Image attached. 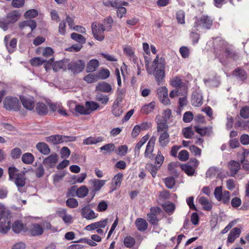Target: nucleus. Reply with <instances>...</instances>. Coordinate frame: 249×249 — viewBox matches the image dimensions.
<instances>
[{"mask_svg": "<svg viewBox=\"0 0 249 249\" xmlns=\"http://www.w3.org/2000/svg\"><path fill=\"white\" fill-rule=\"evenodd\" d=\"M89 191L88 187L83 185L76 189V196L79 198H84L87 196Z\"/></svg>", "mask_w": 249, "mask_h": 249, "instance_id": "7c9ffc66", "label": "nucleus"}, {"mask_svg": "<svg viewBox=\"0 0 249 249\" xmlns=\"http://www.w3.org/2000/svg\"><path fill=\"white\" fill-rule=\"evenodd\" d=\"M222 199H221L224 204H228L230 200V193L229 191H224L222 196Z\"/></svg>", "mask_w": 249, "mask_h": 249, "instance_id": "13d9d810", "label": "nucleus"}, {"mask_svg": "<svg viewBox=\"0 0 249 249\" xmlns=\"http://www.w3.org/2000/svg\"><path fill=\"white\" fill-rule=\"evenodd\" d=\"M233 74L241 80H245L247 77L245 71L239 68H237L234 71Z\"/></svg>", "mask_w": 249, "mask_h": 249, "instance_id": "37998d69", "label": "nucleus"}, {"mask_svg": "<svg viewBox=\"0 0 249 249\" xmlns=\"http://www.w3.org/2000/svg\"><path fill=\"white\" fill-rule=\"evenodd\" d=\"M164 182L167 188L169 189H172L173 188L175 185V181L174 178L169 177L165 179Z\"/></svg>", "mask_w": 249, "mask_h": 249, "instance_id": "052dcab7", "label": "nucleus"}, {"mask_svg": "<svg viewBox=\"0 0 249 249\" xmlns=\"http://www.w3.org/2000/svg\"><path fill=\"white\" fill-rule=\"evenodd\" d=\"M192 105L195 107H199L203 104L202 94L197 91L193 92L192 98Z\"/></svg>", "mask_w": 249, "mask_h": 249, "instance_id": "a211bd4d", "label": "nucleus"}, {"mask_svg": "<svg viewBox=\"0 0 249 249\" xmlns=\"http://www.w3.org/2000/svg\"><path fill=\"white\" fill-rule=\"evenodd\" d=\"M87 175L86 173H83L79 176H73L72 179L74 180V183H82L87 178Z\"/></svg>", "mask_w": 249, "mask_h": 249, "instance_id": "864d4df0", "label": "nucleus"}, {"mask_svg": "<svg viewBox=\"0 0 249 249\" xmlns=\"http://www.w3.org/2000/svg\"><path fill=\"white\" fill-rule=\"evenodd\" d=\"M46 61V60H44L41 57H35L31 59V64L33 66H38L42 64Z\"/></svg>", "mask_w": 249, "mask_h": 249, "instance_id": "0e129e2a", "label": "nucleus"}, {"mask_svg": "<svg viewBox=\"0 0 249 249\" xmlns=\"http://www.w3.org/2000/svg\"><path fill=\"white\" fill-rule=\"evenodd\" d=\"M148 221L152 225H156L158 222V219L155 214L149 213L147 215Z\"/></svg>", "mask_w": 249, "mask_h": 249, "instance_id": "4d7b16f0", "label": "nucleus"}, {"mask_svg": "<svg viewBox=\"0 0 249 249\" xmlns=\"http://www.w3.org/2000/svg\"><path fill=\"white\" fill-rule=\"evenodd\" d=\"M241 116L245 119L249 117V107H244L240 110V112Z\"/></svg>", "mask_w": 249, "mask_h": 249, "instance_id": "774afa93", "label": "nucleus"}, {"mask_svg": "<svg viewBox=\"0 0 249 249\" xmlns=\"http://www.w3.org/2000/svg\"><path fill=\"white\" fill-rule=\"evenodd\" d=\"M71 38L82 44H84L86 42V38L80 34L73 33L71 34Z\"/></svg>", "mask_w": 249, "mask_h": 249, "instance_id": "a19ab883", "label": "nucleus"}, {"mask_svg": "<svg viewBox=\"0 0 249 249\" xmlns=\"http://www.w3.org/2000/svg\"><path fill=\"white\" fill-rule=\"evenodd\" d=\"M92 32L94 37L98 41H102L105 37V27L99 23L94 22L91 25Z\"/></svg>", "mask_w": 249, "mask_h": 249, "instance_id": "39448f33", "label": "nucleus"}, {"mask_svg": "<svg viewBox=\"0 0 249 249\" xmlns=\"http://www.w3.org/2000/svg\"><path fill=\"white\" fill-rule=\"evenodd\" d=\"M160 167V165L157 166L151 163L147 164L146 166V168L151 173L153 178H155L156 177L157 172L159 170Z\"/></svg>", "mask_w": 249, "mask_h": 249, "instance_id": "79ce46f5", "label": "nucleus"}, {"mask_svg": "<svg viewBox=\"0 0 249 249\" xmlns=\"http://www.w3.org/2000/svg\"><path fill=\"white\" fill-rule=\"evenodd\" d=\"M176 18L178 23L183 24L185 23V13L182 10H179L177 12Z\"/></svg>", "mask_w": 249, "mask_h": 249, "instance_id": "3c124183", "label": "nucleus"}, {"mask_svg": "<svg viewBox=\"0 0 249 249\" xmlns=\"http://www.w3.org/2000/svg\"><path fill=\"white\" fill-rule=\"evenodd\" d=\"M135 223L138 230L140 231H143L147 229L148 223L143 218H137Z\"/></svg>", "mask_w": 249, "mask_h": 249, "instance_id": "412c9836", "label": "nucleus"}, {"mask_svg": "<svg viewBox=\"0 0 249 249\" xmlns=\"http://www.w3.org/2000/svg\"><path fill=\"white\" fill-rule=\"evenodd\" d=\"M199 203L202 205L203 209L206 211H210L212 208V204L208 198L205 197H200L199 199Z\"/></svg>", "mask_w": 249, "mask_h": 249, "instance_id": "a878e982", "label": "nucleus"}, {"mask_svg": "<svg viewBox=\"0 0 249 249\" xmlns=\"http://www.w3.org/2000/svg\"><path fill=\"white\" fill-rule=\"evenodd\" d=\"M29 231L33 236L41 235L43 232L42 227L38 224H32L29 228Z\"/></svg>", "mask_w": 249, "mask_h": 249, "instance_id": "aec40b11", "label": "nucleus"}, {"mask_svg": "<svg viewBox=\"0 0 249 249\" xmlns=\"http://www.w3.org/2000/svg\"><path fill=\"white\" fill-rule=\"evenodd\" d=\"M183 134L184 136L187 139L192 138L194 135V132L191 127H186L183 130Z\"/></svg>", "mask_w": 249, "mask_h": 249, "instance_id": "69168bd1", "label": "nucleus"}, {"mask_svg": "<svg viewBox=\"0 0 249 249\" xmlns=\"http://www.w3.org/2000/svg\"><path fill=\"white\" fill-rule=\"evenodd\" d=\"M157 94L159 99L168 95V89L166 87H161L157 89Z\"/></svg>", "mask_w": 249, "mask_h": 249, "instance_id": "49530a36", "label": "nucleus"}, {"mask_svg": "<svg viewBox=\"0 0 249 249\" xmlns=\"http://www.w3.org/2000/svg\"><path fill=\"white\" fill-rule=\"evenodd\" d=\"M4 107L7 110H18L19 101L17 98L6 97L3 101Z\"/></svg>", "mask_w": 249, "mask_h": 249, "instance_id": "6e6552de", "label": "nucleus"}, {"mask_svg": "<svg viewBox=\"0 0 249 249\" xmlns=\"http://www.w3.org/2000/svg\"><path fill=\"white\" fill-rule=\"evenodd\" d=\"M241 230L238 228H233L229 234L227 242L230 243H233L235 239L238 237L240 234Z\"/></svg>", "mask_w": 249, "mask_h": 249, "instance_id": "4be33fe9", "label": "nucleus"}, {"mask_svg": "<svg viewBox=\"0 0 249 249\" xmlns=\"http://www.w3.org/2000/svg\"><path fill=\"white\" fill-rule=\"evenodd\" d=\"M36 148L40 153L43 155H48L51 151L48 145L43 142H38L36 145Z\"/></svg>", "mask_w": 249, "mask_h": 249, "instance_id": "5701e85b", "label": "nucleus"}, {"mask_svg": "<svg viewBox=\"0 0 249 249\" xmlns=\"http://www.w3.org/2000/svg\"><path fill=\"white\" fill-rule=\"evenodd\" d=\"M179 52L183 58H188L189 56V49L186 46H182L179 49Z\"/></svg>", "mask_w": 249, "mask_h": 249, "instance_id": "338daca9", "label": "nucleus"}, {"mask_svg": "<svg viewBox=\"0 0 249 249\" xmlns=\"http://www.w3.org/2000/svg\"><path fill=\"white\" fill-rule=\"evenodd\" d=\"M38 11L36 9H31L26 11L24 14L25 18H33L38 15Z\"/></svg>", "mask_w": 249, "mask_h": 249, "instance_id": "bf43d9fd", "label": "nucleus"}, {"mask_svg": "<svg viewBox=\"0 0 249 249\" xmlns=\"http://www.w3.org/2000/svg\"><path fill=\"white\" fill-rule=\"evenodd\" d=\"M212 24V21L207 16H202L200 18H196L194 27L196 28L198 30V29H206L210 28Z\"/></svg>", "mask_w": 249, "mask_h": 249, "instance_id": "423d86ee", "label": "nucleus"}, {"mask_svg": "<svg viewBox=\"0 0 249 249\" xmlns=\"http://www.w3.org/2000/svg\"><path fill=\"white\" fill-rule=\"evenodd\" d=\"M222 186L216 187L214 189V195L216 199L218 201H221L222 199V196L223 194Z\"/></svg>", "mask_w": 249, "mask_h": 249, "instance_id": "6e6d98bb", "label": "nucleus"}, {"mask_svg": "<svg viewBox=\"0 0 249 249\" xmlns=\"http://www.w3.org/2000/svg\"><path fill=\"white\" fill-rule=\"evenodd\" d=\"M170 84L175 89H178L183 92H188L186 85L183 83L179 77H174L170 80Z\"/></svg>", "mask_w": 249, "mask_h": 249, "instance_id": "9d476101", "label": "nucleus"}, {"mask_svg": "<svg viewBox=\"0 0 249 249\" xmlns=\"http://www.w3.org/2000/svg\"><path fill=\"white\" fill-rule=\"evenodd\" d=\"M106 182V180H101L99 179H93L89 180V184L91 185L90 193L92 195V198L94 197L96 193L99 191L104 186Z\"/></svg>", "mask_w": 249, "mask_h": 249, "instance_id": "0eeeda50", "label": "nucleus"}, {"mask_svg": "<svg viewBox=\"0 0 249 249\" xmlns=\"http://www.w3.org/2000/svg\"><path fill=\"white\" fill-rule=\"evenodd\" d=\"M66 203L67 206L71 208H75L78 206V201L73 198H70L68 199Z\"/></svg>", "mask_w": 249, "mask_h": 249, "instance_id": "8fccbe9b", "label": "nucleus"}, {"mask_svg": "<svg viewBox=\"0 0 249 249\" xmlns=\"http://www.w3.org/2000/svg\"><path fill=\"white\" fill-rule=\"evenodd\" d=\"M96 100L103 105H106L109 101V98L107 95L98 93L96 96Z\"/></svg>", "mask_w": 249, "mask_h": 249, "instance_id": "de8ad7c7", "label": "nucleus"}, {"mask_svg": "<svg viewBox=\"0 0 249 249\" xmlns=\"http://www.w3.org/2000/svg\"><path fill=\"white\" fill-rule=\"evenodd\" d=\"M195 129L202 136L209 135L212 132V127H200L197 125L195 126Z\"/></svg>", "mask_w": 249, "mask_h": 249, "instance_id": "393cba45", "label": "nucleus"}, {"mask_svg": "<svg viewBox=\"0 0 249 249\" xmlns=\"http://www.w3.org/2000/svg\"><path fill=\"white\" fill-rule=\"evenodd\" d=\"M22 161L27 164L33 163L35 160L34 155L30 153H25L23 154L21 157Z\"/></svg>", "mask_w": 249, "mask_h": 249, "instance_id": "c756f323", "label": "nucleus"}, {"mask_svg": "<svg viewBox=\"0 0 249 249\" xmlns=\"http://www.w3.org/2000/svg\"><path fill=\"white\" fill-rule=\"evenodd\" d=\"M144 59L145 67L148 73L153 74L158 85H160L165 76L164 69L165 63L164 59L162 57L159 58L158 56H157L153 62L151 68L149 67L150 58L148 56H145Z\"/></svg>", "mask_w": 249, "mask_h": 249, "instance_id": "f257e3e1", "label": "nucleus"}, {"mask_svg": "<svg viewBox=\"0 0 249 249\" xmlns=\"http://www.w3.org/2000/svg\"><path fill=\"white\" fill-rule=\"evenodd\" d=\"M15 184L18 187H22L25 184V178L24 175L22 173H18L15 178Z\"/></svg>", "mask_w": 249, "mask_h": 249, "instance_id": "2f4dec72", "label": "nucleus"}, {"mask_svg": "<svg viewBox=\"0 0 249 249\" xmlns=\"http://www.w3.org/2000/svg\"><path fill=\"white\" fill-rule=\"evenodd\" d=\"M113 20L111 17L105 18L103 21V25L105 27V30L110 32L111 30Z\"/></svg>", "mask_w": 249, "mask_h": 249, "instance_id": "72a5a7b5", "label": "nucleus"}, {"mask_svg": "<svg viewBox=\"0 0 249 249\" xmlns=\"http://www.w3.org/2000/svg\"><path fill=\"white\" fill-rule=\"evenodd\" d=\"M187 94V92H183L179 90L178 89H175L170 92L169 96L171 98H174L176 96H179L180 95H184Z\"/></svg>", "mask_w": 249, "mask_h": 249, "instance_id": "09e8293b", "label": "nucleus"}, {"mask_svg": "<svg viewBox=\"0 0 249 249\" xmlns=\"http://www.w3.org/2000/svg\"><path fill=\"white\" fill-rule=\"evenodd\" d=\"M59 215L65 223L71 224L72 222V216L68 214L65 210L60 211L59 212Z\"/></svg>", "mask_w": 249, "mask_h": 249, "instance_id": "bb28decb", "label": "nucleus"}, {"mask_svg": "<svg viewBox=\"0 0 249 249\" xmlns=\"http://www.w3.org/2000/svg\"><path fill=\"white\" fill-rule=\"evenodd\" d=\"M11 217L6 213L5 215L0 217V232L5 233L7 232L10 229Z\"/></svg>", "mask_w": 249, "mask_h": 249, "instance_id": "1a4fd4ad", "label": "nucleus"}, {"mask_svg": "<svg viewBox=\"0 0 249 249\" xmlns=\"http://www.w3.org/2000/svg\"><path fill=\"white\" fill-rule=\"evenodd\" d=\"M117 98L115 101V104H119L123 100L124 96V92L123 90L118 89L117 90Z\"/></svg>", "mask_w": 249, "mask_h": 249, "instance_id": "e2e57ef3", "label": "nucleus"}, {"mask_svg": "<svg viewBox=\"0 0 249 249\" xmlns=\"http://www.w3.org/2000/svg\"><path fill=\"white\" fill-rule=\"evenodd\" d=\"M76 137L74 136H65L60 135H53L46 138L47 142L52 144H58L64 142H74Z\"/></svg>", "mask_w": 249, "mask_h": 249, "instance_id": "20e7f679", "label": "nucleus"}, {"mask_svg": "<svg viewBox=\"0 0 249 249\" xmlns=\"http://www.w3.org/2000/svg\"><path fill=\"white\" fill-rule=\"evenodd\" d=\"M20 16V14L18 11H13L7 15L5 18H0V27L4 31L8 29L9 24H13L16 22Z\"/></svg>", "mask_w": 249, "mask_h": 249, "instance_id": "7ed1b4c3", "label": "nucleus"}, {"mask_svg": "<svg viewBox=\"0 0 249 249\" xmlns=\"http://www.w3.org/2000/svg\"><path fill=\"white\" fill-rule=\"evenodd\" d=\"M124 244L127 248H131L134 246L135 241L134 238L131 236H126L124 239Z\"/></svg>", "mask_w": 249, "mask_h": 249, "instance_id": "5fc2aeb1", "label": "nucleus"}, {"mask_svg": "<svg viewBox=\"0 0 249 249\" xmlns=\"http://www.w3.org/2000/svg\"><path fill=\"white\" fill-rule=\"evenodd\" d=\"M228 168L230 172V176L234 177L241 168L239 162L235 160H231L228 163Z\"/></svg>", "mask_w": 249, "mask_h": 249, "instance_id": "f3484780", "label": "nucleus"}, {"mask_svg": "<svg viewBox=\"0 0 249 249\" xmlns=\"http://www.w3.org/2000/svg\"><path fill=\"white\" fill-rule=\"evenodd\" d=\"M99 65V61L97 59H93L90 60L87 64V71L93 72L95 71Z\"/></svg>", "mask_w": 249, "mask_h": 249, "instance_id": "cd10ccee", "label": "nucleus"}, {"mask_svg": "<svg viewBox=\"0 0 249 249\" xmlns=\"http://www.w3.org/2000/svg\"><path fill=\"white\" fill-rule=\"evenodd\" d=\"M19 28L24 31L29 29L28 34H31L36 27V22L34 20L29 19L21 22L19 24Z\"/></svg>", "mask_w": 249, "mask_h": 249, "instance_id": "f8f14e48", "label": "nucleus"}, {"mask_svg": "<svg viewBox=\"0 0 249 249\" xmlns=\"http://www.w3.org/2000/svg\"><path fill=\"white\" fill-rule=\"evenodd\" d=\"M219 170L215 167H210L206 172V177L212 178L217 176L219 173Z\"/></svg>", "mask_w": 249, "mask_h": 249, "instance_id": "ea45409f", "label": "nucleus"}, {"mask_svg": "<svg viewBox=\"0 0 249 249\" xmlns=\"http://www.w3.org/2000/svg\"><path fill=\"white\" fill-rule=\"evenodd\" d=\"M96 90L108 93L111 92L112 90L111 85L106 82H101L98 83L96 87Z\"/></svg>", "mask_w": 249, "mask_h": 249, "instance_id": "6ab92c4d", "label": "nucleus"}, {"mask_svg": "<svg viewBox=\"0 0 249 249\" xmlns=\"http://www.w3.org/2000/svg\"><path fill=\"white\" fill-rule=\"evenodd\" d=\"M58 155L55 153H53L45 158L43 163L46 167L52 168L58 162Z\"/></svg>", "mask_w": 249, "mask_h": 249, "instance_id": "4468645a", "label": "nucleus"}, {"mask_svg": "<svg viewBox=\"0 0 249 249\" xmlns=\"http://www.w3.org/2000/svg\"><path fill=\"white\" fill-rule=\"evenodd\" d=\"M84 80L88 83H91L98 81V77L96 74H89L84 78Z\"/></svg>", "mask_w": 249, "mask_h": 249, "instance_id": "a18cd8bd", "label": "nucleus"}, {"mask_svg": "<svg viewBox=\"0 0 249 249\" xmlns=\"http://www.w3.org/2000/svg\"><path fill=\"white\" fill-rule=\"evenodd\" d=\"M98 79H106L110 76L109 71L107 69H102L97 74Z\"/></svg>", "mask_w": 249, "mask_h": 249, "instance_id": "c9c22d12", "label": "nucleus"}, {"mask_svg": "<svg viewBox=\"0 0 249 249\" xmlns=\"http://www.w3.org/2000/svg\"><path fill=\"white\" fill-rule=\"evenodd\" d=\"M75 110L76 112L84 115H89V111H88L86 106H81L79 105H76L75 107Z\"/></svg>", "mask_w": 249, "mask_h": 249, "instance_id": "c03bdc74", "label": "nucleus"}, {"mask_svg": "<svg viewBox=\"0 0 249 249\" xmlns=\"http://www.w3.org/2000/svg\"><path fill=\"white\" fill-rule=\"evenodd\" d=\"M85 66V63L84 61L78 60L76 62L69 63L68 68L73 72L79 73L83 71Z\"/></svg>", "mask_w": 249, "mask_h": 249, "instance_id": "ddd939ff", "label": "nucleus"}, {"mask_svg": "<svg viewBox=\"0 0 249 249\" xmlns=\"http://www.w3.org/2000/svg\"><path fill=\"white\" fill-rule=\"evenodd\" d=\"M36 111L40 115H45L48 112L47 106L42 103H38L36 105Z\"/></svg>", "mask_w": 249, "mask_h": 249, "instance_id": "c85d7f7f", "label": "nucleus"}, {"mask_svg": "<svg viewBox=\"0 0 249 249\" xmlns=\"http://www.w3.org/2000/svg\"><path fill=\"white\" fill-rule=\"evenodd\" d=\"M155 145V140L150 139L147 143L146 149L144 152V156L150 159L154 158V155L153 154Z\"/></svg>", "mask_w": 249, "mask_h": 249, "instance_id": "dca6fc26", "label": "nucleus"}, {"mask_svg": "<svg viewBox=\"0 0 249 249\" xmlns=\"http://www.w3.org/2000/svg\"><path fill=\"white\" fill-rule=\"evenodd\" d=\"M156 106V102H151L148 104L143 106L141 108V112L145 114H148L153 111Z\"/></svg>", "mask_w": 249, "mask_h": 249, "instance_id": "b1692460", "label": "nucleus"}, {"mask_svg": "<svg viewBox=\"0 0 249 249\" xmlns=\"http://www.w3.org/2000/svg\"><path fill=\"white\" fill-rule=\"evenodd\" d=\"M169 126L164 119H158L157 132L159 138V142L160 146L162 147L166 146L170 142L169 134L168 132Z\"/></svg>", "mask_w": 249, "mask_h": 249, "instance_id": "f03ea898", "label": "nucleus"}, {"mask_svg": "<svg viewBox=\"0 0 249 249\" xmlns=\"http://www.w3.org/2000/svg\"><path fill=\"white\" fill-rule=\"evenodd\" d=\"M149 138V136L146 135L144 136L139 142L136 145L134 149L135 154L139 155L140 153V148L143 146V145L146 142Z\"/></svg>", "mask_w": 249, "mask_h": 249, "instance_id": "473e14b6", "label": "nucleus"}, {"mask_svg": "<svg viewBox=\"0 0 249 249\" xmlns=\"http://www.w3.org/2000/svg\"><path fill=\"white\" fill-rule=\"evenodd\" d=\"M115 149V146L112 143H109L106 144L100 148V149L101 151H106V152L105 153H110L114 151Z\"/></svg>", "mask_w": 249, "mask_h": 249, "instance_id": "58836bf2", "label": "nucleus"}, {"mask_svg": "<svg viewBox=\"0 0 249 249\" xmlns=\"http://www.w3.org/2000/svg\"><path fill=\"white\" fill-rule=\"evenodd\" d=\"M81 214L82 217L87 220H92L98 217V213H96L93 210L90 209L89 205H87L82 208Z\"/></svg>", "mask_w": 249, "mask_h": 249, "instance_id": "9b49d317", "label": "nucleus"}, {"mask_svg": "<svg viewBox=\"0 0 249 249\" xmlns=\"http://www.w3.org/2000/svg\"><path fill=\"white\" fill-rule=\"evenodd\" d=\"M178 158L181 161H186L189 159L188 152L185 150H182L180 151L178 153Z\"/></svg>", "mask_w": 249, "mask_h": 249, "instance_id": "603ef678", "label": "nucleus"}, {"mask_svg": "<svg viewBox=\"0 0 249 249\" xmlns=\"http://www.w3.org/2000/svg\"><path fill=\"white\" fill-rule=\"evenodd\" d=\"M85 106L87 108L88 111H89V114L93 111L96 110L99 107L97 103L94 102L89 101L86 102Z\"/></svg>", "mask_w": 249, "mask_h": 249, "instance_id": "e433bc0d", "label": "nucleus"}, {"mask_svg": "<svg viewBox=\"0 0 249 249\" xmlns=\"http://www.w3.org/2000/svg\"><path fill=\"white\" fill-rule=\"evenodd\" d=\"M12 228L15 232L19 233L24 229V226L21 221H17L14 223Z\"/></svg>", "mask_w": 249, "mask_h": 249, "instance_id": "4c0bfd02", "label": "nucleus"}, {"mask_svg": "<svg viewBox=\"0 0 249 249\" xmlns=\"http://www.w3.org/2000/svg\"><path fill=\"white\" fill-rule=\"evenodd\" d=\"M182 170L188 176H192L195 172V168L188 164L182 165L181 166Z\"/></svg>", "mask_w": 249, "mask_h": 249, "instance_id": "f704fd0d", "label": "nucleus"}, {"mask_svg": "<svg viewBox=\"0 0 249 249\" xmlns=\"http://www.w3.org/2000/svg\"><path fill=\"white\" fill-rule=\"evenodd\" d=\"M21 102L24 107L28 110H32L34 107V99L32 96H21Z\"/></svg>", "mask_w": 249, "mask_h": 249, "instance_id": "2eb2a0df", "label": "nucleus"}, {"mask_svg": "<svg viewBox=\"0 0 249 249\" xmlns=\"http://www.w3.org/2000/svg\"><path fill=\"white\" fill-rule=\"evenodd\" d=\"M103 4L107 7L117 8L118 6L117 0H105L103 1Z\"/></svg>", "mask_w": 249, "mask_h": 249, "instance_id": "680f3d73", "label": "nucleus"}]
</instances>
